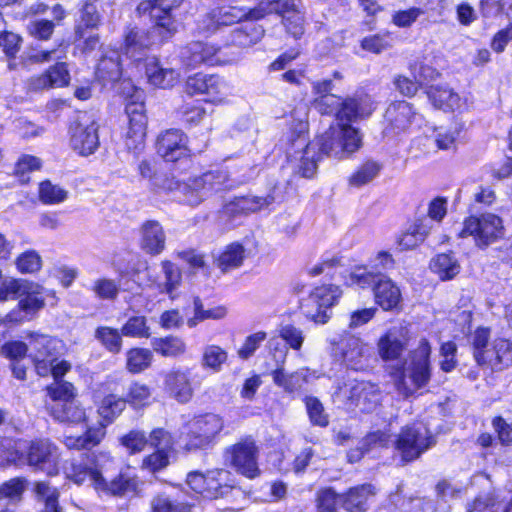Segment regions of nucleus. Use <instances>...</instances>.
<instances>
[{
  "label": "nucleus",
  "instance_id": "nucleus-1",
  "mask_svg": "<svg viewBox=\"0 0 512 512\" xmlns=\"http://www.w3.org/2000/svg\"><path fill=\"white\" fill-rule=\"evenodd\" d=\"M407 345L408 340L398 338L391 329L382 333L376 342L378 356L386 364L385 371L404 398L425 388L432 378L430 341L426 337L419 340L417 347L410 351L408 366L402 359Z\"/></svg>",
  "mask_w": 512,
  "mask_h": 512
},
{
  "label": "nucleus",
  "instance_id": "nucleus-2",
  "mask_svg": "<svg viewBox=\"0 0 512 512\" xmlns=\"http://www.w3.org/2000/svg\"><path fill=\"white\" fill-rule=\"evenodd\" d=\"M26 340L27 342L18 340L5 342L0 348V355L13 362L28 355L37 374L41 377L48 375L55 378L63 377L71 369L68 361L59 360L60 342L58 340L36 332L28 333Z\"/></svg>",
  "mask_w": 512,
  "mask_h": 512
},
{
  "label": "nucleus",
  "instance_id": "nucleus-3",
  "mask_svg": "<svg viewBox=\"0 0 512 512\" xmlns=\"http://www.w3.org/2000/svg\"><path fill=\"white\" fill-rule=\"evenodd\" d=\"M155 150L164 162L171 165L177 175L193 173L200 168L196 160L201 153L190 149L189 137L179 128L162 131L156 138Z\"/></svg>",
  "mask_w": 512,
  "mask_h": 512
},
{
  "label": "nucleus",
  "instance_id": "nucleus-4",
  "mask_svg": "<svg viewBox=\"0 0 512 512\" xmlns=\"http://www.w3.org/2000/svg\"><path fill=\"white\" fill-rule=\"evenodd\" d=\"M51 416L59 421L70 424L85 422L86 432L82 436L64 435L63 442L69 449H91L98 445L105 435V423L99 422L97 426H90L85 410L74 399L65 403H57L48 407Z\"/></svg>",
  "mask_w": 512,
  "mask_h": 512
},
{
  "label": "nucleus",
  "instance_id": "nucleus-5",
  "mask_svg": "<svg viewBox=\"0 0 512 512\" xmlns=\"http://www.w3.org/2000/svg\"><path fill=\"white\" fill-rule=\"evenodd\" d=\"M224 429L223 418L215 413L205 412L194 415L183 424L182 450L186 453L211 449Z\"/></svg>",
  "mask_w": 512,
  "mask_h": 512
},
{
  "label": "nucleus",
  "instance_id": "nucleus-6",
  "mask_svg": "<svg viewBox=\"0 0 512 512\" xmlns=\"http://www.w3.org/2000/svg\"><path fill=\"white\" fill-rule=\"evenodd\" d=\"M506 229L503 219L492 212L479 215H469L464 218L459 238L472 237L479 249H486L491 244L501 240Z\"/></svg>",
  "mask_w": 512,
  "mask_h": 512
},
{
  "label": "nucleus",
  "instance_id": "nucleus-7",
  "mask_svg": "<svg viewBox=\"0 0 512 512\" xmlns=\"http://www.w3.org/2000/svg\"><path fill=\"white\" fill-rule=\"evenodd\" d=\"M186 484L194 494L207 500L224 498L234 489L230 473L224 469L189 472Z\"/></svg>",
  "mask_w": 512,
  "mask_h": 512
},
{
  "label": "nucleus",
  "instance_id": "nucleus-8",
  "mask_svg": "<svg viewBox=\"0 0 512 512\" xmlns=\"http://www.w3.org/2000/svg\"><path fill=\"white\" fill-rule=\"evenodd\" d=\"M418 116L419 113L413 103L404 99L391 101L382 116V136L397 137L410 132Z\"/></svg>",
  "mask_w": 512,
  "mask_h": 512
},
{
  "label": "nucleus",
  "instance_id": "nucleus-9",
  "mask_svg": "<svg viewBox=\"0 0 512 512\" xmlns=\"http://www.w3.org/2000/svg\"><path fill=\"white\" fill-rule=\"evenodd\" d=\"M243 21H250L248 8L231 4H218L208 9L197 22V31L201 35L211 36L218 30Z\"/></svg>",
  "mask_w": 512,
  "mask_h": 512
},
{
  "label": "nucleus",
  "instance_id": "nucleus-10",
  "mask_svg": "<svg viewBox=\"0 0 512 512\" xmlns=\"http://www.w3.org/2000/svg\"><path fill=\"white\" fill-rule=\"evenodd\" d=\"M180 59L183 64L192 68L201 65L224 66L234 61V58L223 52V47L207 41L188 43L181 49Z\"/></svg>",
  "mask_w": 512,
  "mask_h": 512
},
{
  "label": "nucleus",
  "instance_id": "nucleus-11",
  "mask_svg": "<svg viewBox=\"0 0 512 512\" xmlns=\"http://www.w3.org/2000/svg\"><path fill=\"white\" fill-rule=\"evenodd\" d=\"M182 3L183 0H140L136 14L139 17L147 16L159 34L172 35L176 30L173 11Z\"/></svg>",
  "mask_w": 512,
  "mask_h": 512
},
{
  "label": "nucleus",
  "instance_id": "nucleus-12",
  "mask_svg": "<svg viewBox=\"0 0 512 512\" xmlns=\"http://www.w3.org/2000/svg\"><path fill=\"white\" fill-rule=\"evenodd\" d=\"M434 444L435 439L430 432L424 434L414 425H405L396 436L394 448L399 452L403 463H411Z\"/></svg>",
  "mask_w": 512,
  "mask_h": 512
},
{
  "label": "nucleus",
  "instance_id": "nucleus-13",
  "mask_svg": "<svg viewBox=\"0 0 512 512\" xmlns=\"http://www.w3.org/2000/svg\"><path fill=\"white\" fill-rule=\"evenodd\" d=\"M408 69L411 76L396 74L392 83L400 95L409 99L416 97L419 91L424 90L429 81L440 77L437 69L423 62H411Z\"/></svg>",
  "mask_w": 512,
  "mask_h": 512
},
{
  "label": "nucleus",
  "instance_id": "nucleus-14",
  "mask_svg": "<svg viewBox=\"0 0 512 512\" xmlns=\"http://www.w3.org/2000/svg\"><path fill=\"white\" fill-rule=\"evenodd\" d=\"M377 106L378 103L371 93L365 88H358L353 94L342 98L336 120L352 124L366 120L373 115Z\"/></svg>",
  "mask_w": 512,
  "mask_h": 512
},
{
  "label": "nucleus",
  "instance_id": "nucleus-15",
  "mask_svg": "<svg viewBox=\"0 0 512 512\" xmlns=\"http://www.w3.org/2000/svg\"><path fill=\"white\" fill-rule=\"evenodd\" d=\"M259 449L252 436H245L226 450L230 465L241 475L254 479L260 475L258 467Z\"/></svg>",
  "mask_w": 512,
  "mask_h": 512
},
{
  "label": "nucleus",
  "instance_id": "nucleus-16",
  "mask_svg": "<svg viewBox=\"0 0 512 512\" xmlns=\"http://www.w3.org/2000/svg\"><path fill=\"white\" fill-rule=\"evenodd\" d=\"M130 150H142L147 138L145 91L130 85Z\"/></svg>",
  "mask_w": 512,
  "mask_h": 512
},
{
  "label": "nucleus",
  "instance_id": "nucleus-17",
  "mask_svg": "<svg viewBox=\"0 0 512 512\" xmlns=\"http://www.w3.org/2000/svg\"><path fill=\"white\" fill-rule=\"evenodd\" d=\"M276 189L277 187L273 186L265 196H235L223 206V212L229 219L246 217L257 213L276 201Z\"/></svg>",
  "mask_w": 512,
  "mask_h": 512
},
{
  "label": "nucleus",
  "instance_id": "nucleus-18",
  "mask_svg": "<svg viewBox=\"0 0 512 512\" xmlns=\"http://www.w3.org/2000/svg\"><path fill=\"white\" fill-rule=\"evenodd\" d=\"M336 357L346 369L361 371L368 358L366 344L354 335L342 337L335 348Z\"/></svg>",
  "mask_w": 512,
  "mask_h": 512
},
{
  "label": "nucleus",
  "instance_id": "nucleus-19",
  "mask_svg": "<svg viewBox=\"0 0 512 512\" xmlns=\"http://www.w3.org/2000/svg\"><path fill=\"white\" fill-rule=\"evenodd\" d=\"M347 404L359 412H373L381 404V390L377 383L360 380L350 387Z\"/></svg>",
  "mask_w": 512,
  "mask_h": 512
},
{
  "label": "nucleus",
  "instance_id": "nucleus-20",
  "mask_svg": "<svg viewBox=\"0 0 512 512\" xmlns=\"http://www.w3.org/2000/svg\"><path fill=\"white\" fill-rule=\"evenodd\" d=\"M165 393L180 404L189 403L194 397V387L189 368H172L163 380Z\"/></svg>",
  "mask_w": 512,
  "mask_h": 512
},
{
  "label": "nucleus",
  "instance_id": "nucleus-21",
  "mask_svg": "<svg viewBox=\"0 0 512 512\" xmlns=\"http://www.w3.org/2000/svg\"><path fill=\"white\" fill-rule=\"evenodd\" d=\"M26 460L30 466L48 475H55L58 472V450L48 440L31 442L28 446Z\"/></svg>",
  "mask_w": 512,
  "mask_h": 512
},
{
  "label": "nucleus",
  "instance_id": "nucleus-22",
  "mask_svg": "<svg viewBox=\"0 0 512 512\" xmlns=\"http://www.w3.org/2000/svg\"><path fill=\"white\" fill-rule=\"evenodd\" d=\"M313 98L311 106L321 116H334L340 109L342 96L332 93L334 83L332 79H318L311 83Z\"/></svg>",
  "mask_w": 512,
  "mask_h": 512
},
{
  "label": "nucleus",
  "instance_id": "nucleus-23",
  "mask_svg": "<svg viewBox=\"0 0 512 512\" xmlns=\"http://www.w3.org/2000/svg\"><path fill=\"white\" fill-rule=\"evenodd\" d=\"M424 94L433 108L445 113H461L466 108V101L447 84L426 85Z\"/></svg>",
  "mask_w": 512,
  "mask_h": 512
},
{
  "label": "nucleus",
  "instance_id": "nucleus-24",
  "mask_svg": "<svg viewBox=\"0 0 512 512\" xmlns=\"http://www.w3.org/2000/svg\"><path fill=\"white\" fill-rule=\"evenodd\" d=\"M373 300L384 312L402 311L403 297L400 287L388 275L382 274L372 290Z\"/></svg>",
  "mask_w": 512,
  "mask_h": 512
},
{
  "label": "nucleus",
  "instance_id": "nucleus-25",
  "mask_svg": "<svg viewBox=\"0 0 512 512\" xmlns=\"http://www.w3.org/2000/svg\"><path fill=\"white\" fill-rule=\"evenodd\" d=\"M224 83L218 74L196 72L189 75L183 84L184 92L189 96L206 95L205 102H213L222 95Z\"/></svg>",
  "mask_w": 512,
  "mask_h": 512
},
{
  "label": "nucleus",
  "instance_id": "nucleus-26",
  "mask_svg": "<svg viewBox=\"0 0 512 512\" xmlns=\"http://www.w3.org/2000/svg\"><path fill=\"white\" fill-rule=\"evenodd\" d=\"M377 494L378 489L372 483L356 484L341 493V507L346 512H368Z\"/></svg>",
  "mask_w": 512,
  "mask_h": 512
},
{
  "label": "nucleus",
  "instance_id": "nucleus-27",
  "mask_svg": "<svg viewBox=\"0 0 512 512\" xmlns=\"http://www.w3.org/2000/svg\"><path fill=\"white\" fill-rule=\"evenodd\" d=\"M45 289L40 284L28 281L25 290H23V298L19 301V312L13 311L8 314L10 321L22 322L30 320L32 316L42 309L45 305L44 302Z\"/></svg>",
  "mask_w": 512,
  "mask_h": 512
},
{
  "label": "nucleus",
  "instance_id": "nucleus-28",
  "mask_svg": "<svg viewBox=\"0 0 512 512\" xmlns=\"http://www.w3.org/2000/svg\"><path fill=\"white\" fill-rule=\"evenodd\" d=\"M70 145L82 156L93 154L99 146L97 124L94 121L76 123L71 129Z\"/></svg>",
  "mask_w": 512,
  "mask_h": 512
},
{
  "label": "nucleus",
  "instance_id": "nucleus-29",
  "mask_svg": "<svg viewBox=\"0 0 512 512\" xmlns=\"http://www.w3.org/2000/svg\"><path fill=\"white\" fill-rule=\"evenodd\" d=\"M139 247L147 255L155 257L166 248V234L157 220H146L140 227Z\"/></svg>",
  "mask_w": 512,
  "mask_h": 512
},
{
  "label": "nucleus",
  "instance_id": "nucleus-30",
  "mask_svg": "<svg viewBox=\"0 0 512 512\" xmlns=\"http://www.w3.org/2000/svg\"><path fill=\"white\" fill-rule=\"evenodd\" d=\"M248 257L247 249L239 241L226 244L213 258V264L222 274L241 268Z\"/></svg>",
  "mask_w": 512,
  "mask_h": 512
},
{
  "label": "nucleus",
  "instance_id": "nucleus-31",
  "mask_svg": "<svg viewBox=\"0 0 512 512\" xmlns=\"http://www.w3.org/2000/svg\"><path fill=\"white\" fill-rule=\"evenodd\" d=\"M512 366V339L495 337L490 343L489 356L483 367L503 371Z\"/></svg>",
  "mask_w": 512,
  "mask_h": 512
},
{
  "label": "nucleus",
  "instance_id": "nucleus-32",
  "mask_svg": "<svg viewBox=\"0 0 512 512\" xmlns=\"http://www.w3.org/2000/svg\"><path fill=\"white\" fill-rule=\"evenodd\" d=\"M256 22L253 21L233 29L225 47H235L243 51L260 42L265 35V29Z\"/></svg>",
  "mask_w": 512,
  "mask_h": 512
},
{
  "label": "nucleus",
  "instance_id": "nucleus-33",
  "mask_svg": "<svg viewBox=\"0 0 512 512\" xmlns=\"http://www.w3.org/2000/svg\"><path fill=\"white\" fill-rule=\"evenodd\" d=\"M70 75L67 70L66 64L63 62L51 66L41 75L32 77L29 80V88L31 90H44L53 87H63L68 85Z\"/></svg>",
  "mask_w": 512,
  "mask_h": 512
},
{
  "label": "nucleus",
  "instance_id": "nucleus-34",
  "mask_svg": "<svg viewBox=\"0 0 512 512\" xmlns=\"http://www.w3.org/2000/svg\"><path fill=\"white\" fill-rule=\"evenodd\" d=\"M133 66L138 71H144L147 81L155 87L166 89L172 86L171 80L167 76L173 75L172 69H164L159 66L156 59L136 58L133 60Z\"/></svg>",
  "mask_w": 512,
  "mask_h": 512
},
{
  "label": "nucleus",
  "instance_id": "nucleus-35",
  "mask_svg": "<svg viewBox=\"0 0 512 512\" xmlns=\"http://www.w3.org/2000/svg\"><path fill=\"white\" fill-rule=\"evenodd\" d=\"M151 347L157 355L163 358L179 359L188 352L185 340L175 334L152 338Z\"/></svg>",
  "mask_w": 512,
  "mask_h": 512
},
{
  "label": "nucleus",
  "instance_id": "nucleus-36",
  "mask_svg": "<svg viewBox=\"0 0 512 512\" xmlns=\"http://www.w3.org/2000/svg\"><path fill=\"white\" fill-rule=\"evenodd\" d=\"M425 221V216L416 218L405 231L396 237V244L400 251L413 250L425 241L430 232Z\"/></svg>",
  "mask_w": 512,
  "mask_h": 512
},
{
  "label": "nucleus",
  "instance_id": "nucleus-37",
  "mask_svg": "<svg viewBox=\"0 0 512 512\" xmlns=\"http://www.w3.org/2000/svg\"><path fill=\"white\" fill-rule=\"evenodd\" d=\"M430 269L441 281H449L460 273L461 266L454 252L448 251L436 254L430 262Z\"/></svg>",
  "mask_w": 512,
  "mask_h": 512
},
{
  "label": "nucleus",
  "instance_id": "nucleus-38",
  "mask_svg": "<svg viewBox=\"0 0 512 512\" xmlns=\"http://www.w3.org/2000/svg\"><path fill=\"white\" fill-rule=\"evenodd\" d=\"M294 3V0H259L254 7L248 8V17L250 21H259L270 15L280 17Z\"/></svg>",
  "mask_w": 512,
  "mask_h": 512
},
{
  "label": "nucleus",
  "instance_id": "nucleus-39",
  "mask_svg": "<svg viewBox=\"0 0 512 512\" xmlns=\"http://www.w3.org/2000/svg\"><path fill=\"white\" fill-rule=\"evenodd\" d=\"M270 375L274 384L288 394L300 392L306 382L305 376L300 372L286 373L283 364L278 365Z\"/></svg>",
  "mask_w": 512,
  "mask_h": 512
},
{
  "label": "nucleus",
  "instance_id": "nucleus-40",
  "mask_svg": "<svg viewBox=\"0 0 512 512\" xmlns=\"http://www.w3.org/2000/svg\"><path fill=\"white\" fill-rule=\"evenodd\" d=\"M281 24L285 32L295 40L301 39L305 33L304 12L294 3L281 16Z\"/></svg>",
  "mask_w": 512,
  "mask_h": 512
},
{
  "label": "nucleus",
  "instance_id": "nucleus-41",
  "mask_svg": "<svg viewBox=\"0 0 512 512\" xmlns=\"http://www.w3.org/2000/svg\"><path fill=\"white\" fill-rule=\"evenodd\" d=\"M382 167V164L375 160L363 161L348 177V185L360 188L369 184L378 176Z\"/></svg>",
  "mask_w": 512,
  "mask_h": 512
},
{
  "label": "nucleus",
  "instance_id": "nucleus-42",
  "mask_svg": "<svg viewBox=\"0 0 512 512\" xmlns=\"http://www.w3.org/2000/svg\"><path fill=\"white\" fill-rule=\"evenodd\" d=\"M491 328L478 326L473 332L471 339L472 355L476 364L480 367L485 365L489 356Z\"/></svg>",
  "mask_w": 512,
  "mask_h": 512
},
{
  "label": "nucleus",
  "instance_id": "nucleus-43",
  "mask_svg": "<svg viewBox=\"0 0 512 512\" xmlns=\"http://www.w3.org/2000/svg\"><path fill=\"white\" fill-rule=\"evenodd\" d=\"M96 76L99 81L106 83H115L122 76L120 56L113 51L109 56L103 57L97 66Z\"/></svg>",
  "mask_w": 512,
  "mask_h": 512
},
{
  "label": "nucleus",
  "instance_id": "nucleus-44",
  "mask_svg": "<svg viewBox=\"0 0 512 512\" xmlns=\"http://www.w3.org/2000/svg\"><path fill=\"white\" fill-rule=\"evenodd\" d=\"M204 103L206 102L197 99L184 101L176 111L180 121L186 127L199 125L206 116Z\"/></svg>",
  "mask_w": 512,
  "mask_h": 512
},
{
  "label": "nucleus",
  "instance_id": "nucleus-45",
  "mask_svg": "<svg viewBox=\"0 0 512 512\" xmlns=\"http://www.w3.org/2000/svg\"><path fill=\"white\" fill-rule=\"evenodd\" d=\"M340 130L339 143L341 150L347 154H354L363 145L362 135L352 123L337 121Z\"/></svg>",
  "mask_w": 512,
  "mask_h": 512
},
{
  "label": "nucleus",
  "instance_id": "nucleus-46",
  "mask_svg": "<svg viewBox=\"0 0 512 512\" xmlns=\"http://www.w3.org/2000/svg\"><path fill=\"white\" fill-rule=\"evenodd\" d=\"M337 137L335 132L330 128L321 135H318L313 141L305 144V153L310 154L312 151L318 160L327 157L335 149Z\"/></svg>",
  "mask_w": 512,
  "mask_h": 512
},
{
  "label": "nucleus",
  "instance_id": "nucleus-47",
  "mask_svg": "<svg viewBox=\"0 0 512 512\" xmlns=\"http://www.w3.org/2000/svg\"><path fill=\"white\" fill-rule=\"evenodd\" d=\"M310 292L319 302L318 307L324 312H328L330 308L336 305L342 296L340 286L334 284H320Z\"/></svg>",
  "mask_w": 512,
  "mask_h": 512
},
{
  "label": "nucleus",
  "instance_id": "nucleus-48",
  "mask_svg": "<svg viewBox=\"0 0 512 512\" xmlns=\"http://www.w3.org/2000/svg\"><path fill=\"white\" fill-rule=\"evenodd\" d=\"M314 502L317 512H338V505H341V493H338L332 486H323L316 490Z\"/></svg>",
  "mask_w": 512,
  "mask_h": 512
},
{
  "label": "nucleus",
  "instance_id": "nucleus-49",
  "mask_svg": "<svg viewBox=\"0 0 512 512\" xmlns=\"http://www.w3.org/2000/svg\"><path fill=\"white\" fill-rule=\"evenodd\" d=\"M392 45V33L388 30L369 34L360 40L361 49L371 54H381Z\"/></svg>",
  "mask_w": 512,
  "mask_h": 512
},
{
  "label": "nucleus",
  "instance_id": "nucleus-50",
  "mask_svg": "<svg viewBox=\"0 0 512 512\" xmlns=\"http://www.w3.org/2000/svg\"><path fill=\"white\" fill-rule=\"evenodd\" d=\"M163 275V291L169 295L171 299H175L174 292L182 284V271L181 269L171 260L165 259L160 263Z\"/></svg>",
  "mask_w": 512,
  "mask_h": 512
},
{
  "label": "nucleus",
  "instance_id": "nucleus-51",
  "mask_svg": "<svg viewBox=\"0 0 512 512\" xmlns=\"http://www.w3.org/2000/svg\"><path fill=\"white\" fill-rule=\"evenodd\" d=\"M382 274L381 272L369 271L364 264L357 265L354 270L350 272L345 284L347 286H357L361 289L370 288L372 291L373 286L380 279Z\"/></svg>",
  "mask_w": 512,
  "mask_h": 512
},
{
  "label": "nucleus",
  "instance_id": "nucleus-52",
  "mask_svg": "<svg viewBox=\"0 0 512 512\" xmlns=\"http://www.w3.org/2000/svg\"><path fill=\"white\" fill-rule=\"evenodd\" d=\"M306 412L312 426L326 428L329 425V415L325 412L322 402L316 396H305L303 399Z\"/></svg>",
  "mask_w": 512,
  "mask_h": 512
},
{
  "label": "nucleus",
  "instance_id": "nucleus-53",
  "mask_svg": "<svg viewBox=\"0 0 512 512\" xmlns=\"http://www.w3.org/2000/svg\"><path fill=\"white\" fill-rule=\"evenodd\" d=\"M228 360V352L219 345L211 344L204 348L201 364L213 372H219Z\"/></svg>",
  "mask_w": 512,
  "mask_h": 512
},
{
  "label": "nucleus",
  "instance_id": "nucleus-54",
  "mask_svg": "<svg viewBox=\"0 0 512 512\" xmlns=\"http://www.w3.org/2000/svg\"><path fill=\"white\" fill-rule=\"evenodd\" d=\"M193 505L172 499L165 494H157L151 500L150 512H191Z\"/></svg>",
  "mask_w": 512,
  "mask_h": 512
},
{
  "label": "nucleus",
  "instance_id": "nucleus-55",
  "mask_svg": "<svg viewBox=\"0 0 512 512\" xmlns=\"http://www.w3.org/2000/svg\"><path fill=\"white\" fill-rule=\"evenodd\" d=\"M176 256L185 262L188 268L193 272L201 271L205 276H210L211 269L204 253L199 252L195 248H187L178 251Z\"/></svg>",
  "mask_w": 512,
  "mask_h": 512
},
{
  "label": "nucleus",
  "instance_id": "nucleus-56",
  "mask_svg": "<svg viewBox=\"0 0 512 512\" xmlns=\"http://www.w3.org/2000/svg\"><path fill=\"white\" fill-rule=\"evenodd\" d=\"M319 302L316 301L310 292L306 297L299 301L300 312L310 321L316 324H325L329 321L331 315L329 312H324L318 307Z\"/></svg>",
  "mask_w": 512,
  "mask_h": 512
},
{
  "label": "nucleus",
  "instance_id": "nucleus-57",
  "mask_svg": "<svg viewBox=\"0 0 512 512\" xmlns=\"http://www.w3.org/2000/svg\"><path fill=\"white\" fill-rule=\"evenodd\" d=\"M76 484H82L87 479L91 482L96 489H107V482L102 474L95 468H88L85 466H76L73 472L68 475Z\"/></svg>",
  "mask_w": 512,
  "mask_h": 512
},
{
  "label": "nucleus",
  "instance_id": "nucleus-58",
  "mask_svg": "<svg viewBox=\"0 0 512 512\" xmlns=\"http://www.w3.org/2000/svg\"><path fill=\"white\" fill-rule=\"evenodd\" d=\"M53 378L56 380V382L47 387V394L52 401L50 405L65 403L76 399L77 393L72 383L66 381H58V379L61 377Z\"/></svg>",
  "mask_w": 512,
  "mask_h": 512
},
{
  "label": "nucleus",
  "instance_id": "nucleus-59",
  "mask_svg": "<svg viewBox=\"0 0 512 512\" xmlns=\"http://www.w3.org/2000/svg\"><path fill=\"white\" fill-rule=\"evenodd\" d=\"M126 407V401L114 395L106 396L98 408V414L104 422L109 423L120 415Z\"/></svg>",
  "mask_w": 512,
  "mask_h": 512
},
{
  "label": "nucleus",
  "instance_id": "nucleus-60",
  "mask_svg": "<svg viewBox=\"0 0 512 512\" xmlns=\"http://www.w3.org/2000/svg\"><path fill=\"white\" fill-rule=\"evenodd\" d=\"M37 495L44 501V508L40 512H60L58 507L59 492L46 482H38L35 486Z\"/></svg>",
  "mask_w": 512,
  "mask_h": 512
},
{
  "label": "nucleus",
  "instance_id": "nucleus-61",
  "mask_svg": "<svg viewBox=\"0 0 512 512\" xmlns=\"http://www.w3.org/2000/svg\"><path fill=\"white\" fill-rule=\"evenodd\" d=\"M15 264L22 274H34L41 270L42 258L35 250H28L16 258Z\"/></svg>",
  "mask_w": 512,
  "mask_h": 512
},
{
  "label": "nucleus",
  "instance_id": "nucleus-62",
  "mask_svg": "<svg viewBox=\"0 0 512 512\" xmlns=\"http://www.w3.org/2000/svg\"><path fill=\"white\" fill-rule=\"evenodd\" d=\"M266 339L267 333L265 331H257L248 335L237 350V356L242 360H248L254 355Z\"/></svg>",
  "mask_w": 512,
  "mask_h": 512
},
{
  "label": "nucleus",
  "instance_id": "nucleus-63",
  "mask_svg": "<svg viewBox=\"0 0 512 512\" xmlns=\"http://www.w3.org/2000/svg\"><path fill=\"white\" fill-rule=\"evenodd\" d=\"M150 444L156 450H164L168 454L169 452L174 451L176 438L173 433L159 427L151 431Z\"/></svg>",
  "mask_w": 512,
  "mask_h": 512
},
{
  "label": "nucleus",
  "instance_id": "nucleus-64",
  "mask_svg": "<svg viewBox=\"0 0 512 512\" xmlns=\"http://www.w3.org/2000/svg\"><path fill=\"white\" fill-rule=\"evenodd\" d=\"M152 351L148 348H130V373H140L151 366Z\"/></svg>",
  "mask_w": 512,
  "mask_h": 512
}]
</instances>
